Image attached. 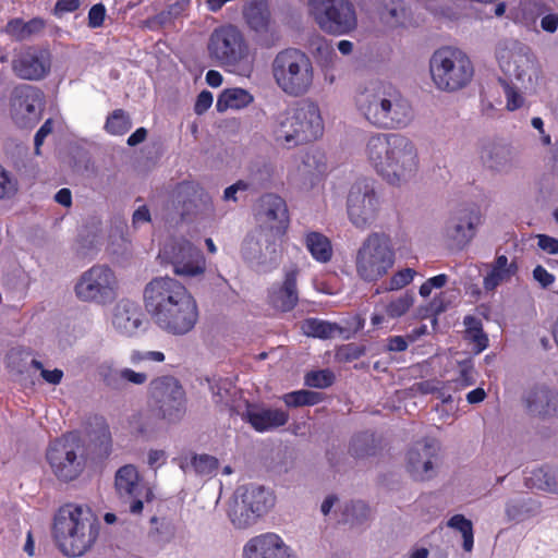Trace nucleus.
Wrapping results in <instances>:
<instances>
[{
    "label": "nucleus",
    "mask_w": 558,
    "mask_h": 558,
    "mask_svg": "<svg viewBox=\"0 0 558 558\" xmlns=\"http://www.w3.org/2000/svg\"><path fill=\"white\" fill-rule=\"evenodd\" d=\"M143 303L153 323L168 335H187L198 322L195 298L174 277L157 276L149 280L143 289Z\"/></svg>",
    "instance_id": "obj_1"
},
{
    "label": "nucleus",
    "mask_w": 558,
    "mask_h": 558,
    "mask_svg": "<svg viewBox=\"0 0 558 558\" xmlns=\"http://www.w3.org/2000/svg\"><path fill=\"white\" fill-rule=\"evenodd\" d=\"M364 157L381 181L391 187L409 186L420 170L417 146L401 133H373L366 138Z\"/></svg>",
    "instance_id": "obj_2"
},
{
    "label": "nucleus",
    "mask_w": 558,
    "mask_h": 558,
    "mask_svg": "<svg viewBox=\"0 0 558 558\" xmlns=\"http://www.w3.org/2000/svg\"><path fill=\"white\" fill-rule=\"evenodd\" d=\"M355 104L359 113L379 130L404 129L414 118L408 98L387 83L372 84L357 95Z\"/></svg>",
    "instance_id": "obj_3"
},
{
    "label": "nucleus",
    "mask_w": 558,
    "mask_h": 558,
    "mask_svg": "<svg viewBox=\"0 0 558 558\" xmlns=\"http://www.w3.org/2000/svg\"><path fill=\"white\" fill-rule=\"evenodd\" d=\"M99 530L100 522L89 508L69 504L54 515L52 534L64 555L80 557L95 545Z\"/></svg>",
    "instance_id": "obj_4"
},
{
    "label": "nucleus",
    "mask_w": 558,
    "mask_h": 558,
    "mask_svg": "<svg viewBox=\"0 0 558 558\" xmlns=\"http://www.w3.org/2000/svg\"><path fill=\"white\" fill-rule=\"evenodd\" d=\"M500 70L518 82L527 93H534L542 82V68L532 49L517 40L505 39L496 48Z\"/></svg>",
    "instance_id": "obj_5"
},
{
    "label": "nucleus",
    "mask_w": 558,
    "mask_h": 558,
    "mask_svg": "<svg viewBox=\"0 0 558 558\" xmlns=\"http://www.w3.org/2000/svg\"><path fill=\"white\" fill-rule=\"evenodd\" d=\"M207 49L211 59L230 71L250 76L254 57L242 32L234 25H222L210 34Z\"/></svg>",
    "instance_id": "obj_6"
},
{
    "label": "nucleus",
    "mask_w": 558,
    "mask_h": 558,
    "mask_svg": "<svg viewBox=\"0 0 558 558\" xmlns=\"http://www.w3.org/2000/svg\"><path fill=\"white\" fill-rule=\"evenodd\" d=\"M271 73L277 86L289 96L306 94L314 81V69L307 54L289 48L278 52L271 63Z\"/></svg>",
    "instance_id": "obj_7"
},
{
    "label": "nucleus",
    "mask_w": 558,
    "mask_h": 558,
    "mask_svg": "<svg viewBox=\"0 0 558 558\" xmlns=\"http://www.w3.org/2000/svg\"><path fill=\"white\" fill-rule=\"evenodd\" d=\"M396 251L390 235L385 232L369 233L357 248L354 264L360 279L375 282L393 267Z\"/></svg>",
    "instance_id": "obj_8"
},
{
    "label": "nucleus",
    "mask_w": 558,
    "mask_h": 558,
    "mask_svg": "<svg viewBox=\"0 0 558 558\" xmlns=\"http://www.w3.org/2000/svg\"><path fill=\"white\" fill-rule=\"evenodd\" d=\"M432 81L439 90L456 92L472 80L474 70L465 52L453 47L437 49L429 60Z\"/></svg>",
    "instance_id": "obj_9"
},
{
    "label": "nucleus",
    "mask_w": 558,
    "mask_h": 558,
    "mask_svg": "<svg viewBox=\"0 0 558 558\" xmlns=\"http://www.w3.org/2000/svg\"><path fill=\"white\" fill-rule=\"evenodd\" d=\"M74 294L83 303L102 306L111 304L120 294L119 277L108 265H94L78 276Z\"/></svg>",
    "instance_id": "obj_10"
},
{
    "label": "nucleus",
    "mask_w": 558,
    "mask_h": 558,
    "mask_svg": "<svg viewBox=\"0 0 558 558\" xmlns=\"http://www.w3.org/2000/svg\"><path fill=\"white\" fill-rule=\"evenodd\" d=\"M158 259L181 278H198L206 271V258L199 247L184 236H171L160 246Z\"/></svg>",
    "instance_id": "obj_11"
},
{
    "label": "nucleus",
    "mask_w": 558,
    "mask_h": 558,
    "mask_svg": "<svg viewBox=\"0 0 558 558\" xmlns=\"http://www.w3.org/2000/svg\"><path fill=\"white\" fill-rule=\"evenodd\" d=\"M381 206L383 201L374 180L361 178L351 184L345 207L348 219L356 229L371 228L376 222Z\"/></svg>",
    "instance_id": "obj_12"
},
{
    "label": "nucleus",
    "mask_w": 558,
    "mask_h": 558,
    "mask_svg": "<svg viewBox=\"0 0 558 558\" xmlns=\"http://www.w3.org/2000/svg\"><path fill=\"white\" fill-rule=\"evenodd\" d=\"M307 3L310 15L329 35H348L357 27L356 11L350 0H308Z\"/></svg>",
    "instance_id": "obj_13"
},
{
    "label": "nucleus",
    "mask_w": 558,
    "mask_h": 558,
    "mask_svg": "<svg viewBox=\"0 0 558 558\" xmlns=\"http://www.w3.org/2000/svg\"><path fill=\"white\" fill-rule=\"evenodd\" d=\"M283 236L255 229L248 233L241 246L242 257L254 268L267 271L276 267L282 254Z\"/></svg>",
    "instance_id": "obj_14"
},
{
    "label": "nucleus",
    "mask_w": 558,
    "mask_h": 558,
    "mask_svg": "<svg viewBox=\"0 0 558 558\" xmlns=\"http://www.w3.org/2000/svg\"><path fill=\"white\" fill-rule=\"evenodd\" d=\"M150 401L160 418L169 422H179L185 414V392L172 376H161L149 384Z\"/></svg>",
    "instance_id": "obj_15"
},
{
    "label": "nucleus",
    "mask_w": 558,
    "mask_h": 558,
    "mask_svg": "<svg viewBox=\"0 0 558 558\" xmlns=\"http://www.w3.org/2000/svg\"><path fill=\"white\" fill-rule=\"evenodd\" d=\"M80 445L74 436L53 440L46 452L52 473L63 482L75 480L83 471V462L77 456Z\"/></svg>",
    "instance_id": "obj_16"
},
{
    "label": "nucleus",
    "mask_w": 558,
    "mask_h": 558,
    "mask_svg": "<svg viewBox=\"0 0 558 558\" xmlns=\"http://www.w3.org/2000/svg\"><path fill=\"white\" fill-rule=\"evenodd\" d=\"M481 223L482 215L477 208H459L445 221L441 238L449 247L462 250L474 239Z\"/></svg>",
    "instance_id": "obj_17"
},
{
    "label": "nucleus",
    "mask_w": 558,
    "mask_h": 558,
    "mask_svg": "<svg viewBox=\"0 0 558 558\" xmlns=\"http://www.w3.org/2000/svg\"><path fill=\"white\" fill-rule=\"evenodd\" d=\"M114 486L118 495L125 502H129V511L132 514H141L144 502H149L154 498L151 487L145 483L132 464L121 466L114 478Z\"/></svg>",
    "instance_id": "obj_18"
},
{
    "label": "nucleus",
    "mask_w": 558,
    "mask_h": 558,
    "mask_svg": "<svg viewBox=\"0 0 558 558\" xmlns=\"http://www.w3.org/2000/svg\"><path fill=\"white\" fill-rule=\"evenodd\" d=\"M107 323L119 336L132 338L144 329L145 315L137 302L124 298L111 307Z\"/></svg>",
    "instance_id": "obj_19"
},
{
    "label": "nucleus",
    "mask_w": 558,
    "mask_h": 558,
    "mask_svg": "<svg viewBox=\"0 0 558 558\" xmlns=\"http://www.w3.org/2000/svg\"><path fill=\"white\" fill-rule=\"evenodd\" d=\"M439 447L436 441L424 439L415 442L407 453L405 468L415 481H427L435 476Z\"/></svg>",
    "instance_id": "obj_20"
},
{
    "label": "nucleus",
    "mask_w": 558,
    "mask_h": 558,
    "mask_svg": "<svg viewBox=\"0 0 558 558\" xmlns=\"http://www.w3.org/2000/svg\"><path fill=\"white\" fill-rule=\"evenodd\" d=\"M51 60L47 50L26 47L12 59V71L21 80L39 81L50 71Z\"/></svg>",
    "instance_id": "obj_21"
},
{
    "label": "nucleus",
    "mask_w": 558,
    "mask_h": 558,
    "mask_svg": "<svg viewBox=\"0 0 558 558\" xmlns=\"http://www.w3.org/2000/svg\"><path fill=\"white\" fill-rule=\"evenodd\" d=\"M242 558H298V554L279 534L266 532L244 544Z\"/></svg>",
    "instance_id": "obj_22"
},
{
    "label": "nucleus",
    "mask_w": 558,
    "mask_h": 558,
    "mask_svg": "<svg viewBox=\"0 0 558 558\" xmlns=\"http://www.w3.org/2000/svg\"><path fill=\"white\" fill-rule=\"evenodd\" d=\"M259 226L257 229H266L267 232L284 236L289 216L286 202L274 194L264 195L256 213Z\"/></svg>",
    "instance_id": "obj_23"
},
{
    "label": "nucleus",
    "mask_w": 558,
    "mask_h": 558,
    "mask_svg": "<svg viewBox=\"0 0 558 558\" xmlns=\"http://www.w3.org/2000/svg\"><path fill=\"white\" fill-rule=\"evenodd\" d=\"M298 276L299 269L292 266L284 270L281 283L272 284L268 292V300L272 307L281 312H289L295 307L299 301Z\"/></svg>",
    "instance_id": "obj_24"
},
{
    "label": "nucleus",
    "mask_w": 558,
    "mask_h": 558,
    "mask_svg": "<svg viewBox=\"0 0 558 558\" xmlns=\"http://www.w3.org/2000/svg\"><path fill=\"white\" fill-rule=\"evenodd\" d=\"M293 110L294 120L303 143L317 140L323 135L324 121L317 104L302 101Z\"/></svg>",
    "instance_id": "obj_25"
},
{
    "label": "nucleus",
    "mask_w": 558,
    "mask_h": 558,
    "mask_svg": "<svg viewBox=\"0 0 558 558\" xmlns=\"http://www.w3.org/2000/svg\"><path fill=\"white\" fill-rule=\"evenodd\" d=\"M40 104L41 95L36 88L25 86L16 89L11 105L13 118L22 125L37 121Z\"/></svg>",
    "instance_id": "obj_26"
},
{
    "label": "nucleus",
    "mask_w": 558,
    "mask_h": 558,
    "mask_svg": "<svg viewBox=\"0 0 558 558\" xmlns=\"http://www.w3.org/2000/svg\"><path fill=\"white\" fill-rule=\"evenodd\" d=\"M293 108L276 116L271 126L275 142L282 147L293 148L303 144L299 133Z\"/></svg>",
    "instance_id": "obj_27"
},
{
    "label": "nucleus",
    "mask_w": 558,
    "mask_h": 558,
    "mask_svg": "<svg viewBox=\"0 0 558 558\" xmlns=\"http://www.w3.org/2000/svg\"><path fill=\"white\" fill-rule=\"evenodd\" d=\"M246 507L251 508V513H254L258 519L266 514L275 505L274 494L258 485L241 486L234 493Z\"/></svg>",
    "instance_id": "obj_28"
},
{
    "label": "nucleus",
    "mask_w": 558,
    "mask_h": 558,
    "mask_svg": "<svg viewBox=\"0 0 558 558\" xmlns=\"http://www.w3.org/2000/svg\"><path fill=\"white\" fill-rule=\"evenodd\" d=\"M243 416L259 433L283 426L289 420L288 413L283 410L254 405H248Z\"/></svg>",
    "instance_id": "obj_29"
},
{
    "label": "nucleus",
    "mask_w": 558,
    "mask_h": 558,
    "mask_svg": "<svg viewBox=\"0 0 558 558\" xmlns=\"http://www.w3.org/2000/svg\"><path fill=\"white\" fill-rule=\"evenodd\" d=\"M243 19L251 31L258 36L272 33L269 5L266 0H251L243 8Z\"/></svg>",
    "instance_id": "obj_30"
},
{
    "label": "nucleus",
    "mask_w": 558,
    "mask_h": 558,
    "mask_svg": "<svg viewBox=\"0 0 558 558\" xmlns=\"http://www.w3.org/2000/svg\"><path fill=\"white\" fill-rule=\"evenodd\" d=\"M488 271L483 279L486 291H494L499 286L509 282L518 271L515 259H509L506 255H497L493 263L487 265Z\"/></svg>",
    "instance_id": "obj_31"
},
{
    "label": "nucleus",
    "mask_w": 558,
    "mask_h": 558,
    "mask_svg": "<svg viewBox=\"0 0 558 558\" xmlns=\"http://www.w3.org/2000/svg\"><path fill=\"white\" fill-rule=\"evenodd\" d=\"M327 169L326 157L318 150H310L294 160L289 170L292 180H304L311 177L320 175Z\"/></svg>",
    "instance_id": "obj_32"
},
{
    "label": "nucleus",
    "mask_w": 558,
    "mask_h": 558,
    "mask_svg": "<svg viewBox=\"0 0 558 558\" xmlns=\"http://www.w3.org/2000/svg\"><path fill=\"white\" fill-rule=\"evenodd\" d=\"M531 413L539 416H558V392L545 387L532 389L526 398Z\"/></svg>",
    "instance_id": "obj_33"
},
{
    "label": "nucleus",
    "mask_w": 558,
    "mask_h": 558,
    "mask_svg": "<svg viewBox=\"0 0 558 558\" xmlns=\"http://www.w3.org/2000/svg\"><path fill=\"white\" fill-rule=\"evenodd\" d=\"M414 302L415 296L411 291H405L397 296H392L383 304L384 314L374 313L371 317V322L374 326H379L385 323L386 318H400L412 308Z\"/></svg>",
    "instance_id": "obj_34"
},
{
    "label": "nucleus",
    "mask_w": 558,
    "mask_h": 558,
    "mask_svg": "<svg viewBox=\"0 0 558 558\" xmlns=\"http://www.w3.org/2000/svg\"><path fill=\"white\" fill-rule=\"evenodd\" d=\"M45 27L46 22L41 17H33L27 22L15 17L5 24L3 32L16 41H24L41 33Z\"/></svg>",
    "instance_id": "obj_35"
},
{
    "label": "nucleus",
    "mask_w": 558,
    "mask_h": 558,
    "mask_svg": "<svg viewBox=\"0 0 558 558\" xmlns=\"http://www.w3.org/2000/svg\"><path fill=\"white\" fill-rule=\"evenodd\" d=\"M100 375L102 376L106 385L114 389L120 388L123 383H130L138 386L144 385L148 379L146 373L135 372L129 367L117 371L106 365L100 367Z\"/></svg>",
    "instance_id": "obj_36"
},
{
    "label": "nucleus",
    "mask_w": 558,
    "mask_h": 558,
    "mask_svg": "<svg viewBox=\"0 0 558 558\" xmlns=\"http://www.w3.org/2000/svg\"><path fill=\"white\" fill-rule=\"evenodd\" d=\"M541 510V504L533 498L518 497L509 499L505 507L508 521L522 522L536 515Z\"/></svg>",
    "instance_id": "obj_37"
},
{
    "label": "nucleus",
    "mask_w": 558,
    "mask_h": 558,
    "mask_svg": "<svg viewBox=\"0 0 558 558\" xmlns=\"http://www.w3.org/2000/svg\"><path fill=\"white\" fill-rule=\"evenodd\" d=\"M254 101V96L246 89L233 87L225 89L218 97L216 108L219 112L229 109L241 110L248 107Z\"/></svg>",
    "instance_id": "obj_38"
},
{
    "label": "nucleus",
    "mask_w": 558,
    "mask_h": 558,
    "mask_svg": "<svg viewBox=\"0 0 558 558\" xmlns=\"http://www.w3.org/2000/svg\"><path fill=\"white\" fill-rule=\"evenodd\" d=\"M158 412L155 414L149 411L133 414L129 421V427L132 434L143 439H151L158 432Z\"/></svg>",
    "instance_id": "obj_39"
},
{
    "label": "nucleus",
    "mask_w": 558,
    "mask_h": 558,
    "mask_svg": "<svg viewBox=\"0 0 558 558\" xmlns=\"http://www.w3.org/2000/svg\"><path fill=\"white\" fill-rule=\"evenodd\" d=\"M305 246L312 257L319 263H327L332 257L331 242L320 232H307L305 234Z\"/></svg>",
    "instance_id": "obj_40"
},
{
    "label": "nucleus",
    "mask_w": 558,
    "mask_h": 558,
    "mask_svg": "<svg viewBox=\"0 0 558 558\" xmlns=\"http://www.w3.org/2000/svg\"><path fill=\"white\" fill-rule=\"evenodd\" d=\"M526 485L558 495V469H537L525 478Z\"/></svg>",
    "instance_id": "obj_41"
},
{
    "label": "nucleus",
    "mask_w": 558,
    "mask_h": 558,
    "mask_svg": "<svg viewBox=\"0 0 558 558\" xmlns=\"http://www.w3.org/2000/svg\"><path fill=\"white\" fill-rule=\"evenodd\" d=\"M196 194L197 184L184 181L177 185L171 194L170 202L180 215L185 216L191 213L190 204L194 201Z\"/></svg>",
    "instance_id": "obj_42"
},
{
    "label": "nucleus",
    "mask_w": 558,
    "mask_h": 558,
    "mask_svg": "<svg viewBox=\"0 0 558 558\" xmlns=\"http://www.w3.org/2000/svg\"><path fill=\"white\" fill-rule=\"evenodd\" d=\"M219 462L218 459L206 454H192L191 458L182 459L180 462V468L186 472L187 469H192L197 475L201 476H213L218 469Z\"/></svg>",
    "instance_id": "obj_43"
},
{
    "label": "nucleus",
    "mask_w": 558,
    "mask_h": 558,
    "mask_svg": "<svg viewBox=\"0 0 558 558\" xmlns=\"http://www.w3.org/2000/svg\"><path fill=\"white\" fill-rule=\"evenodd\" d=\"M228 515L232 524L238 529H246L254 525L258 518L251 513V508L246 507L238 497L233 496L228 508Z\"/></svg>",
    "instance_id": "obj_44"
},
{
    "label": "nucleus",
    "mask_w": 558,
    "mask_h": 558,
    "mask_svg": "<svg viewBox=\"0 0 558 558\" xmlns=\"http://www.w3.org/2000/svg\"><path fill=\"white\" fill-rule=\"evenodd\" d=\"M301 329L304 335L320 339L331 338L335 333L341 331V328L337 324L318 318H307L303 320Z\"/></svg>",
    "instance_id": "obj_45"
},
{
    "label": "nucleus",
    "mask_w": 558,
    "mask_h": 558,
    "mask_svg": "<svg viewBox=\"0 0 558 558\" xmlns=\"http://www.w3.org/2000/svg\"><path fill=\"white\" fill-rule=\"evenodd\" d=\"M416 275L417 272L413 268L407 267L399 269L395 271L386 281L383 282L380 288L377 290V293L402 290L413 282Z\"/></svg>",
    "instance_id": "obj_46"
},
{
    "label": "nucleus",
    "mask_w": 558,
    "mask_h": 558,
    "mask_svg": "<svg viewBox=\"0 0 558 558\" xmlns=\"http://www.w3.org/2000/svg\"><path fill=\"white\" fill-rule=\"evenodd\" d=\"M484 162L495 172L508 173L512 167L510 150L505 147L495 146L488 150L486 157H484Z\"/></svg>",
    "instance_id": "obj_47"
},
{
    "label": "nucleus",
    "mask_w": 558,
    "mask_h": 558,
    "mask_svg": "<svg viewBox=\"0 0 558 558\" xmlns=\"http://www.w3.org/2000/svg\"><path fill=\"white\" fill-rule=\"evenodd\" d=\"M458 298V291L454 289H446L436 294L429 302L426 314L427 316H438L439 314L446 312L449 307H451Z\"/></svg>",
    "instance_id": "obj_48"
},
{
    "label": "nucleus",
    "mask_w": 558,
    "mask_h": 558,
    "mask_svg": "<svg viewBox=\"0 0 558 558\" xmlns=\"http://www.w3.org/2000/svg\"><path fill=\"white\" fill-rule=\"evenodd\" d=\"M447 525L461 533L463 538V549L468 553L472 551L474 546V532L471 520L463 514L452 515Z\"/></svg>",
    "instance_id": "obj_49"
},
{
    "label": "nucleus",
    "mask_w": 558,
    "mask_h": 558,
    "mask_svg": "<svg viewBox=\"0 0 558 558\" xmlns=\"http://www.w3.org/2000/svg\"><path fill=\"white\" fill-rule=\"evenodd\" d=\"M466 338L473 343L475 353H480L488 345V338L483 332L480 320L472 316L464 317Z\"/></svg>",
    "instance_id": "obj_50"
},
{
    "label": "nucleus",
    "mask_w": 558,
    "mask_h": 558,
    "mask_svg": "<svg viewBox=\"0 0 558 558\" xmlns=\"http://www.w3.org/2000/svg\"><path fill=\"white\" fill-rule=\"evenodd\" d=\"M132 126L130 117L122 109L114 110L108 118L105 124L106 131L111 135H123Z\"/></svg>",
    "instance_id": "obj_51"
},
{
    "label": "nucleus",
    "mask_w": 558,
    "mask_h": 558,
    "mask_svg": "<svg viewBox=\"0 0 558 558\" xmlns=\"http://www.w3.org/2000/svg\"><path fill=\"white\" fill-rule=\"evenodd\" d=\"M213 399L216 403L228 404L233 390L232 381L228 378H213L209 381Z\"/></svg>",
    "instance_id": "obj_52"
},
{
    "label": "nucleus",
    "mask_w": 558,
    "mask_h": 558,
    "mask_svg": "<svg viewBox=\"0 0 558 558\" xmlns=\"http://www.w3.org/2000/svg\"><path fill=\"white\" fill-rule=\"evenodd\" d=\"M272 175V168L266 162H258L251 167L247 182L252 183V190L265 185Z\"/></svg>",
    "instance_id": "obj_53"
},
{
    "label": "nucleus",
    "mask_w": 558,
    "mask_h": 558,
    "mask_svg": "<svg viewBox=\"0 0 558 558\" xmlns=\"http://www.w3.org/2000/svg\"><path fill=\"white\" fill-rule=\"evenodd\" d=\"M333 380L335 375L329 369L314 371L305 376V385L318 389L331 386Z\"/></svg>",
    "instance_id": "obj_54"
},
{
    "label": "nucleus",
    "mask_w": 558,
    "mask_h": 558,
    "mask_svg": "<svg viewBox=\"0 0 558 558\" xmlns=\"http://www.w3.org/2000/svg\"><path fill=\"white\" fill-rule=\"evenodd\" d=\"M344 520L348 522H360L367 518L368 507L363 501L345 504L343 509Z\"/></svg>",
    "instance_id": "obj_55"
},
{
    "label": "nucleus",
    "mask_w": 558,
    "mask_h": 558,
    "mask_svg": "<svg viewBox=\"0 0 558 558\" xmlns=\"http://www.w3.org/2000/svg\"><path fill=\"white\" fill-rule=\"evenodd\" d=\"M504 90L506 97V108L509 111H514L524 106L525 99L524 96L517 87L511 85L510 83L504 81Z\"/></svg>",
    "instance_id": "obj_56"
},
{
    "label": "nucleus",
    "mask_w": 558,
    "mask_h": 558,
    "mask_svg": "<svg viewBox=\"0 0 558 558\" xmlns=\"http://www.w3.org/2000/svg\"><path fill=\"white\" fill-rule=\"evenodd\" d=\"M17 191L14 175L0 165V199L13 196Z\"/></svg>",
    "instance_id": "obj_57"
},
{
    "label": "nucleus",
    "mask_w": 558,
    "mask_h": 558,
    "mask_svg": "<svg viewBox=\"0 0 558 558\" xmlns=\"http://www.w3.org/2000/svg\"><path fill=\"white\" fill-rule=\"evenodd\" d=\"M31 366L36 371H39L40 377L50 385H59L63 378V372L60 368L47 369L43 363L38 360L33 359Z\"/></svg>",
    "instance_id": "obj_58"
},
{
    "label": "nucleus",
    "mask_w": 558,
    "mask_h": 558,
    "mask_svg": "<svg viewBox=\"0 0 558 558\" xmlns=\"http://www.w3.org/2000/svg\"><path fill=\"white\" fill-rule=\"evenodd\" d=\"M448 276L446 274H439L437 276L428 278L424 281L418 289V294L423 299L428 298L434 289H442L448 283Z\"/></svg>",
    "instance_id": "obj_59"
},
{
    "label": "nucleus",
    "mask_w": 558,
    "mask_h": 558,
    "mask_svg": "<svg viewBox=\"0 0 558 558\" xmlns=\"http://www.w3.org/2000/svg\"><path fill=\"white\" fill-rule=\"evenodd\" d=\"M130 363L133 365H140L144 362H163L165 354L160 351H138L134 350L130 353Z\"/></svg>",
    "instance_id": "obj_60"
},
{
    "label": "nucleus",
    "mask_w": 558,
    "mask_h": 558,
    "mask_svg": "<svg viewBox=\"0 0 558 558\" xmlns=\"http://www.w3.org/2000/svg\"><path fill=\"white\" fill-rule=\"evenodd\" d=\"M529 4L530 2L527 0L520 1L519 7L517 9H511L509 11L508 17L511 19L514 23L524 26H529L530 24L534 23L533 16L526 13Z\"/></svg>",
    "instance_id": "obj_61"
},
{
    "label": "nucleus",
    "mask_w": 558,
    "mask_h": 558,
    "mask_svg": "<svg viewBox=\"0 0 558 558\" xmlns=\"http://www.w3.org/2000/svg\"><path fill=\"white\" fill-rule=\"evenodd\" d=\"M532 128L536 131V134L533 135V138L536 143L542 146L548 147L551 145V136L545 130V123L542 118L534 117L531 120Z\"/></svg>",
    "instance_id": "obj_62"
},
{
    "label": "nucleus",
    "mask_w": 558,
    "mask_h": 558,
    "mask_svg": "<svg viewBox=\"0 0 558 558\" xmlns=\"http://www.w3.org/2000/svg\"><path fill=\"white\" fill-rule=\"evenodd\" d=\"M250 190H252V183L247 182L246 180H239L223 191V199L226 202H236L238 194L247 192Z\"/></svg>",
    "instance_id": "obj_63"
},
{
    "label": "nucleus",
    "mask_w": 558,
    "mask_h": 558,
    "mask_svg": "<svg viewBox=\"0 0 558 558\" xmlns=\"http://www.w3.org/2000/svg\"><path fill=\"white\" fill-rule=\"evenodd\" d=\"M537 246L547 254H558V239L547 235V234H538L536 235Z\"/></svg>",
    "instance_id": "obj_64"
}]
</instances>
